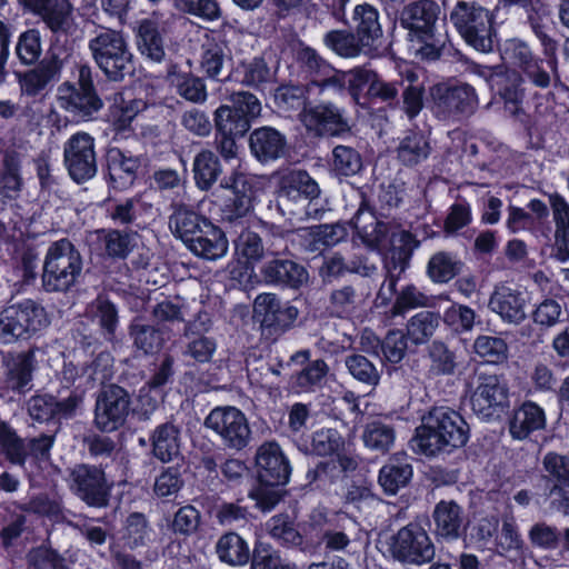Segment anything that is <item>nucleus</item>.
<instances>
[{
  "label": "nucleus",
  "mask_w": 569,
  "mask_h": 569,
  "mask_svg": "<svg viewBox=\"0 0 569 569\" xmlns=\"http://www.w3.org/2000/svg\"><path fill=\"white\" fill-rule=\"evenodd\" d=\"M469 439V427L453 409L437 407L429 411L412 438L415 451L436 456L442 451L463 447Z\"/></svg>",
  "instance_id": "1"
},
{
  "label": "nucleus",
  "mask_w": 569,
  "mask_h": 569,
  "mask_svg": "<svg viewBox=\"0 0 569 569\" xmlns=\"http://www.w3.org/2000/svg\"><path fill=\"white\" fill-rule=\"evenodd\" d=\"M442 10L435 0H418L406 4L400 13V26L408 31L411 41L423 43L419 49L422 58L436 60L446 43V34L439 31L445 21Z\"/></svg>",
  "instance_id": "2"
},
{
  "label": "nucleus",
  "mask_w": 569,
  "mask_h": 569,
  "mask_svg": "<svg viewBox=\"0 0 569 569\" xmlns=\"http://www.w3.org/2000/svg\"><path fill=\"white\" fill-rule=\"evenodd\" d=\"M83 259L68 239L52 242L42 268V287L47 292H66L76 286L82 274Z\"/></svg>",
  "instance_id": "3"
},
{
  "label": "nucleus",
  "mask_w": 569,
  "mask_h": 569,
  "mask_svg": "<svg viewBox=\"0 0 569 569\" xmlns=\"http://www.w3.org/2000/svg\"><path fill=\"white\" fill-rule=\"evenodd\" d=\"M88 48L93 61L109 80L122 81L133 73V56L121 32L101 28L89 40Z\"/></svg>",
  "instance_id": "4"
},
{
  "label": "nucleus",
  "mask_w": 569,
  "mask_h": 569,
  "mask_svg": "<svg viewBox=\"0 0 569 569\" xmlns=\"http://www.w3.org/2000/svg\"><path fill=\"white\" fill-rule=\"evenodd\" d=\"M450 22L462 39L480 52L493 49L496 36L492 12L476 1L459 0L449 13Z\"/></svg>",
  "instance_id": "5"
},
{
  "label": "nucleus",
  "mask_w": 569,
  "mask_h": 569,
  "mask_svg": "<svg viewBox=\"0 0 569 569\" xmlns=\"http://www.w3.org/2000/svg\"><path fill=\"white\" fill-rule=\"evenodd\" d=\"M58 107L74 119L91 121L103 108V101L97 93L92 71L89 66L79 68L77 82H62L57 89Z\"/></svg>",
  "instance_id": "6"
},
{
  "label": "nucleus",
  "mask_w": 569,
  "mask_h": 569,
  "mask_svg": "<svg viewBox=\"0 0 569 569\" xmlns=\"http://www.w3.org/2000/svg\"><path fill=\"white\" fill-rule=\"evenodd\" d=\"M49 323L44 308L34 300L10 305L0 313V341L8 345L29 339Z\"/></svg>",
  "instance_id": "7"
},
{
  "label": "nucleus",
  "mask_w": 569,
  "mask_h": 569,
  "mask_svg": "<svg viewBox=\"0 0 569 569\" xmlns=\"http://www.w3.org/2000/svg\"><path fill=\"white\" fill-rule=\"evenodd\" d=\"M67 481L70 491L88 507L109 506L113 485L101 467L77 463L68 470Z\"/></svg>",
  "instance_id": "8"
},
{
  "label": "nucleus",
  "mask_w": 569,
  "mask_h": 569,
  "mask_svg": "<svg viewBox=\"0 0 569 569\" xmlns=\"http://www.w3.org/2000/svg\"><path fill=\"white\" fill-rule=\"evenodd\" d=\"M390 556L403 563L422 566L433 560L436 547L425 528L411 522L392 535L388 542Z\"/></svg>",
  "instance_id": "9"
},
{
  "label": "nucleus",
  "mask_w": 569,
  "mask_h": 569,
  "mask_svg": "<svg viewBox=\"0 0 569 569\" xmlns=\"http://www.w3.org/2000/svg\"><path fill=\"white\" fill-rule=\"evenodd\" d=\"M204 427L211 430L229 450L240 451L249 445L251 439L249 421L236 407H216L206 417Z\"/></svg>",
  "instance_id": "10"
},
{
  "label": "nucleus",
  "mask_w": 569,
  "mask_h": 569,
  "mask_svg": "<svg viewBox=\"0 0 569 569\" xmlns=\"http://www.w3.org/2000/svg\"><path fill=\"white\" fill-rule=\"evenodd\" d=\"M508 387L499 376L476 372V386L470 393V406L478 418L487 421L499 418L508 406Z\"/></svg>",
  "instance_id": "11"
},
{
  "label": "nucleus",
  "mask_w": 569,
  "mask_h": 569,
  "mask_svg": "<svg viewBox=\"0 0 569 569\" xmlns=\"http://www.w3.org/2000/svg\"><path fill=\"white\" fill-rule=\"evenodd\" d=\"M130 409V393L118 385H106L97 393L94 426L103 432L116 431L126 423Z\"/></svg>",
  "instance_id": "12"
},
{
  "label": "nucleus",
  "mask_w": 569,
  "mask_h": 569,
  "mask_svg": "<svg viewBox=\"0 0 569 569\" xmlns=\"http://www.w3.org/2000/svg\"><path fill=\"white\" fill-rule=\"evenodd\" d=\"M431 96L438 118L461 120L472 116L478 108V96L473 87L462 83L447 86L438 83L432 87Z\"/></svg>",
  "instance_id": "13"
},
{
  "label": "nucleus",
  "mask_w": 569,
  "mask_h": 569,
  "mask_svg": "<svg viewBox=\"0 0 569 569\" xmlns=\"http://www.w3.org/2000/svg\"><path fill=\"white\" fill-rule=\"evenodd\" d=\"M63 162L77 183L91 180L98 171L94 138L82 131L72 134L63 144Z\"/></svg>",
  "instance_id": "14"
},
{
  "label": "nucleus",
  "mask_w": 569,
  "mask_h": 569,
  "mask_svg": "<svg viewBox=\"0 0 569 569\" xmlns=\"http://www.w3.org/2000/svg\"><path fill=\"white\" fill-rule=\"evenodd\" d=\"M221 219L228 223H236L247 217L253 209V188L249 179L234 172L220 184Z\"/></svg>",
  "instance_id": "15"
},
{
  "label": "nucleus",
  "mask_w": 569,
  "mask_h": 569,
  "mask_svg": "<svg viewBox=\"0 0 569 569\" xmlns=\"http://www.w3.org/2000/svg\"><path fill=\"white\" fill-rule=\"evenodd\" d=\"M254 315L260 319L261 327L270 335L288 331L297 320L299 310L281 300L274 293H260L253 302Z\"/></svg>",
  "instance_id": "16"
},
{
  "label": "nucleus",
  "mask_w": 569,
  "mask_h": 569,
  "mask_svg": "<svg viewBox=\"0 0 569 569\" xmlns=\"http://www.w3.org/2000/svg\"><path fill=\"white\" fill-rule=\"evenodd\" d=\"M546 471V493L553 509L569 516V458L556 452H548L542 460Z\"/></svg>",
  "instance_id": "17"
},
{
  "label": "nucleus",
  "mask_w": 569,
  "mask_h": 569,
  "mask_svg": "<svg viewBox=\"0 0 569 569\" xmlns=\"http://www.w3.org/2000/svg\"><path fill=\"white\" fill-rule=\"evenodd\" d=\"M82 402V393L76 391L62 400H57L56 397L48 393L36 395L27 401V411L30 418L38 422L69 419L76 415Z\"/></svg>",
  "instance_id": "18"
},
{
  "label": "nucleus",
  "mask_w": 569,
  "mask_h": 569,
  "mask_svg": "<svg viewBox=\"0 0 569 569\" xmlns=\"http://www.w3.org/2000/svg\"><path fill=\"white\" fill-rule=\"evenodd\" d=\"M392 242L398 241L400 248H393L386 261L387 271L386 280L380 287L379 296L386 300H390L396 293L397 282L403 271L408 267V261L412 251L419 246L415 236L408 231H399L391 234Z\"/></svg>",
  "instance_id": "19"
},
{
  "label": "nucleus",
  "mask_w": 569,
  "mask_h": 569,
  "mask_svg": "<svg viewBox=\"0 0 569 569\" xmlns=\"http://www.w3.org/2000/svg\"><path fill=\"white\" fill-rule=\"evenodd\" d=\"M300 117L306 128L318 136H339L350 130L341 111L331 102L305 107Z\"/></svg>",
  "instance_id": "20"
},
{
  "label": "nucleus",
  "mask_w": 569,
  "mask_h": 569,
  "mask_svg": "<svg viewBox=\"0 0 569 569\" xmlns=\"http://www.w3.org/2000/svg\"><path fill=\"white\" fill-rule=\"evenodd\" d=\"M259 481L267 485L284 486L291 468L280 446L276 442L261 445L256 455Z\"/></svg>",
  "instance_id": "21"
},
{
  "label": "nucleus",
  "mask_w": 569,
  "mask_h": 569,
  "mask_svg": "<svg viewBox=\"0 0 569 569\" xmlns=\"http://www.w3.org/2000/svg\"><path fill=\"white\" fill-rule=\"evenodd\" d=\"M488 81L492 88L497 89L498 94L503 101L505 109L510 116L516 118L525 116V80L518 71L506 70L492 72Z\"/></svg>",
  "instance_id": "22"
},
{
  "label": "nucleus",
  "mask_w": 569,
  "mask_h": 569,
  "mask_svg": "<svg viewBox=\"0 0 569 569\" xmlns=\"http://www.w3.org/2000/svg\"><path fill=\"white\" fill-rule=\"evenodd\" d=\"M63 59L54 50H49L39 64L19 74L21 92L34 97L47 88L52 81L60 79Z\"/></svg>",
  "instance_id": "23"
},
{
  "label": "nucleus",
  "mask_w": 569,
  "mask_h": 569,
  "mask_svg": "<svg viewBox=\"0 0 569 569\" xmlns=\"http://www.w3.org/2000/svg\"><path fill=\"white\" fill-rule=\"evenodd\" d=\"M36 363V356L32 350L17 355L8 353L3 358L2 388L18 393L29 391Z\"/></svg>",
  "instance_id": "24"
},
{
  "label": "nucleus",
  "mask_w": 569,
  "mask_h": 569,
  "mask_svg": "<svg viewBox=\"0 0 569 569\" xmlns=\"http://www.w3.org/2000/svg\"><path fill=\"white\" fill-rule=\"evenodd\" d=\"M488 306L492 312L497 313L507 323L520 325L527 318V296L517 288L496 287Z\"/></svg>",
  "instance_id": "25"
},
{
  "label": "nucleus",
  "mask_w": 569,
  "mask_h": 569,
  "mask_svg": "<svg viewBox=\"0 0 569 569\" xmlns=\"http://www.w3.org/2000/svg\"><path fill=\"white\" fill-rule=\"evenodd\" d=\"M260 272L267 283L291 289L300 288L309 279L308 271L303 266L286 258L274 257L262 266Z\"/></svg>",
  "instance_id": "26"
},
{
  "label": "nucleus",
  "mask_w": 569,
  "mask_h": 569,
  "mask_svg": "<svg viewBox=\"0 0 569 569\" xmlns=\"http://www.w3.org/2000/svg\"><path fill=\"white\" fill-rule=\"evenodd\" d=\"M379 11L369 3L358 4L353 9L352 20L356 23L355 32L361 43L378 57L382 46L383 31L379 20Z\"/></svg>",
  "instance_id": "27"
},
{
  "label": "nucleus",
  "mask_w": 569,
  "mask_h": 569,
  "mask_svg": "<svg viewBox=\"0 0 569 569\" xmlns=\"http://www.w3.org/2000/svg\"><path fill=\"white\" fill-rule=\"evenodd\" d=\"M281 184L287 187L284 194H300V197L310 198L306 208V217L320 219L325 213L323 207H318L317 199L320 197L321 190L318 182L303 170H292L284 174ZM287 197V196H283Z\"/></svg>",
  "instance_id": "28"
},
{
  "label": "nucleus",
  "mask_w": 569,
  "mask_h": 569,
  "mask_svg": "<svg viewBox=\"0 0 569 569\" xmlns=\"http://www.w3.org/2000/svg\"><path fill=\"white\" fill-rule=\"evenodd\" d=\"M250 150L261 162L277 160L287 152V139L283 133L271 127L252 131L249 139Z\"/></svg>",
  "instance_id": "29"
},
{
  "label": "nucleus",
  "mask_w": 569,
  "mask_h": 569,
  "mask_svg": "<svg viewBox=\"0 0 569 569\" xmlns=\"http://www.w3.org/2000/svg\"><path fill=\"white\" fill-rule=\"evenodd\" d=\"M351 222L367 247L381 250L389 244V227L379 221L370 210L365 208L363 203L360 204Z\"/></svg>",
  "instance_id": "30"
},
{
  "label": "nucleus",
  "mask_w": 569,
  "mask_h": 569,
  "mask_svg": "<svg viewBox=\"0 0 569 569\" xmlns=\"http://www.w3.org/2000/svg\"><path fill=\"white\" fill-rule=\"evenodd\" d=\"M172 213L169 217V228L186 246L201 233L203 226L210 220L198 214L194 210L181 202L171 204Z\"/></svg>",
  "instance_id": "31"
},
{
  "label": "nucleus",
  "mask_w": 569,
  "mask_h": 569,
  "mask_svg": "<svg viewBox=\"0 0 569 569\" xmlns=\"http://www.w3.org/2000/svg\"><path fill=\"white\" fill-rule=\"evenodd\" d=\"M228 246L224 232L210 221L187 248L197 257L214 261L226 256Z\"/></svg>",
  "instance_id": "32"
},
{
  "label": "nucleus",
  "mask_w": 569,
  "mask_h": 569,
  "mask_svg": "<svg viewBox=\"0 0 569 569\" xmlns=\"http://www.w3.org/2000/svg\"><path fill=\"white\" fill-rule=\"evenodd\" d=\"M549 203L555 222V258L561 262L569 261V203L559 193L549 196Z\"/></svg>",
  "instance_id": "33"
},
{
  "label": "nucleus",
  "mask_w": 569,
  "mask_h": 569,
  "mask_svg": "<svg viewBox=\"0 0 569 569\" xmlns=\"http://www.w3.org/2000/svg\"><path fill=\"white\" fill-rule=\"evenodd\" d=\"M412 477V467L405 452H398L391 456L386 465L379 471L378 482L385 493L396 495L401 488L406 487Z\"/></svg>",
  "instance_id": "34"
},
{
  "label": "nucleus",
  "mask_w": 569,
  "mask_h": 569,
  "mask_svg": "<svg viewBox=\"0 0 569 569\" xmlns=\"http://www.w3.org/2000/svg\"><path fill=\"white\" fill-rule=\"evenodd\" d=\"M323 44L338 57L352 59L360 56L377 57L356 32L347 29L330 30L323 36Z\"/></svg>",
  "instance_id": "35"
},
{
  "label": "nucleus",
  "mask_w": 569,
  "mask_h": 569,
  "mask_svg": "<svg viewBox=\"0 0 569 569\" xmlns=\"http://www.w3.org/2000/svg\"><path fill=\"white\" fill-rule=\"evenodd\" d=\"M152 453L161 462H170L180 456L181 430L172 421L159 425L151 436Z\"/></svg>",
  "instance_id": "36"
},
{
  "label": "nucleus",
  "mask_w": 569,
  "mask_h": 569,
  "mask_svg": "<svg viewBox=\"0 0 569 569\" xmlns=\"http://www.w3.org/2000/svg\"><path fill=\"white\" fill-rule=\"evenodd\" d=\"M432 518L436 533L447 540H455L461 536L463 529V511L455 501L442 500L435 507Z\"/></svg>",
  "instance_id": "37"
},
{
  "label": "nucleus",
  "mask_w": 569,
  "mask_h": 569,
  "mask_svg": "<svg viewBox=\"0 0 569 569\" xmlns=\"http://www.w3.org/2000/svg\"><path fill=\"white\" fill-rule=\"evenodd\" d=\"M546 426L545 411L537 403L527 401L517 410L509 423V431L515 439H526L531 432Z\"/></svg>",
  "instance_id": "38"
},
{
  "label": "nucleus",
  "mask_w": 569,
  "mask_h": 569,
  "mask_svg": "<svg viewBox=\"0 0 569 569\" xmlns=\"http://www.w3.org/2000/svg\"><path fill=\"white\" fill-rule=\"evenodd\" d=\"M98 234L106 256L113 260L127 259L138 246L137 231L109 228L98 230Z\"/></svg>",
  "instance_id": "39"
},
{
  "label": "nucleus",
  "mask_w": 569,
  "mask_h": 569,
  "mask_svg": "<svg viewBox=\"0 0 569 569\" xmlns=\"http://www.w3.org/2000/svg\"><path fill=\"white\" fill-rule=\"evenodd\" d=\"M140 167L138 157L127 154L118 148L108 152V170L110 180L114 188L127 189L130 187L137 176Z\"/></svg>",
  "instance_id": "40"
},
{
  "label": "nucleus",
  "mask_w": 569,
  "mask_h": 569,
  "mask_svg": "<svg viewBox=\"0 0 569 569\" xmlns=\"http://www.w3.org/2000/svg\"><path fill=\"white\" fill-rule=\"evenodd\" d=\"M216 552L220 561L233 566H244L250 560L248 542L236 532L222 535L216 543Z\"/></svg>",
  "instance_id": "41"
},
{
  "label": "nucleus",
  "mask_w": 569,
  "mask_h": 569,
  "mask_svg": "<svg viewBox=\"0 0 569 569\" xmlns=\"http://www.w3.org/2000/svg\"><path fill=\"white\" fill-rule=\"evenodd\" d=\"M345 78L343 70H338L331 66L330 71H327L318 79L310 80L306 86L307 93L318 96L322 100L342 97L348 91Z\"/></svg>",
  "instance_id": "42"
},
{
  "label": "nucleus",
  "mask_w": 569,
  "mask_h": 569,
  "mask_svg": "<svg viewBox=\"0 0 569 569\" xmlns=\"http://www.w3.org/2000/svg\"><path fill=\"white\" fill-rule=\"evenodd\" d=\"M428 376H453L458 369L457 356L442 341L435 340L427 349Z\"/></svg>",
  "instance_id": "43"
},
{
  "label": "nucleus",
  "mask_w": 569,
  "mask_h": 569,
  "mask_svg": "<svg viewBox=\"0 0 569 569\" xmlns=\"http://www.w3.org/2000/svg\"><path fill=\"white\" fill-rule=\"evenodd\" d=\"M546 59L535 58L523 70V74L536 87L546 89L560 81L558 62L553 51H546Z\"/></svg>",
  "instance_id": "44"
},
{
  "label": "nucleus",
  "mask_w": 569,
  "mask_h": 569,
  "mask_svg": "<svg viewBox=\"0 0 569 569\" xmlns=\"http://www.w3.org/2000/svg\"><path fill=\"white\" fill-rule=\"evenodd\" d=\"M430 152V143L421 133L406 136L397 148L398 159L406 167L420 164L429 158Z\"/></svg>",
  "instance_id": "45"
},
{
  "label": "nucleus",
  "mask_w": 569,
  "mask_h": 569,
  "mask_svg": "<svg viewBox=\"0 0 569 569\" xmlns=\"http://www.w3.org/2000/svg\"><path fill=\"white\" fill-rule=\"evenodd\" d=\"M171 84L176 88L177 93L192 103H204L208 93L207 87L202 78L191 72L170 71Z\"/></svg>",
  "instance_id": "46"
},
{
  "label": "nucleus",
  "mask_w": 569,
  "mask_h": 569,
  "mask_svg": "<svg viewBox=\"0 0 569 569\" xmlns=\"http://www.w3.org/2000/svg\"><path fill=\"white\" fill-rule=\"evenodd\" d=\"M236 250L248 262H258L266 256H278L280 248L274 242L266 247L258 233L247 230L239 236Z\"/></svg>",
  "instance_id": "47"
},
{
  "label": "nucleus",
  "mask_w": 569,
  "mask_h": 569,
  "mask_svg": "<svg viewBox=\"0 0 569 569\" xmlns=\"http://www.w3.org/2000/svg\"><path fill=\"white\" fill-rule=\"evenodd\" d=\"M221 172L220 161L211 150H202L194 157V180L201 190H209L217 182Z\"/></svg>",
  "instance_id": "48"
},
{
  "label": "nucleus",
  "mask_w": 569,
  "mask_h": 569,
  "mask_svg": "<svg viewBox=\"0 0 569 569\" xmlns=\"http://www.w3.org/2000/svg\"><path fill=\"white\" fill-rule=\"evenodd\" d=\"M228 57H230V53L224 42L208 39L202 44L200 62L202 71L209 78L219 80L220 76H222L224 63L228 61Z\"/></svg>",
  "instance_id": "49"
},
{
  "label": "nucleus",
  "mask_w": 569,
  "mask_h": 569,
  "mask_svg": "<svg viewBox=\"0 0 569 569\" xmlns=\"http://www.w3.org/2000/svg\"><path fill=\"white\" fill-rule=\"evenodd\" d=\"M216 131L219 134L243 137L250 129L248 117L231 106L222 104L213 112Z\"/></svg>",
  "instance_id": "50"
},
{
  "label": "nucleus",
  "mask_w": 569,
  "mask_h": 569,
  "mask_svg": "<svg viewBox=\"0 0 569 569\" xmlns=\"http://www.w3.org/2000/svg\"><path fill=\"white\" fill-rule=\"evenodd\" d=\"M129 335L133 340V346L144 355L157 352L164 341L161 329L140 320H134L131 323Z\"/></svg>",
  "instance_id": "51"
},
{
  "label": "nucleus",
  "mask_w": 569,
  "mask_h": 569,
  "mask_svg": "<svg viewBox=\"0 0 569 569\" xmlns=\"http://www.w3.org/2000/svg\"><path fill=\"white\" fill-rule=\"evenodd\" d=\"M138 47L141 53L152 61L160 62L164 58L163 40L156 22L151 20L140 22Z\"/></svg>",
  "instance_id": "52"
},
{
  "label": "nucleus",
  "mask_w": 569,
  "mask_h": 569,
  "mask_svg": "<svg viewBox=\"0 0 569 569\" xmlns=\"http://www.w3.org/2000/svg\"><path fill=\"white\" fill-rule=\"evenodd\" d=\"M71 13L72 8L68 0H50L37 14L52 32L59 33L70 29Z\"/></svg>",
  "instance_id": "53"
},
{
  "label": "nucleus",
  "mask_w": 569,
  "mask_h": 569,
  "mask_svg": "<svg viewBox=\"0 0 569 569\" xmlns=\"http://www.w3.org/2000/svg\"><path fill=\"white\" fill-rule=\"evenodd\" d=\"M400 89L402 91L401 109L409 119H413L423 108L425 86L418 82V76L413 71H407Z\"/></svg>",
  "instance_id": "54"
},
{
  "label": "nucleus",
  "mask_w": 569,
  "mask_h": 569,
  "mask_svg": "<svg viewBox=\"0 0 569 569\" xmlns=\"http://www.w3.org/2000/svg\"><path fill=\"white\" fill-rule=\"evenodd\" d=\"M462 263L456 257L451 253L439 251L430 258L427 273L433 282L446 283L460 273Z\"/></svg>",
  "instance_id": "55"
},
{
  "label": "nucleus",
  "mask_w": 569,
  "mask_h": 569,
  "mask_svg": "<svg viewBox=\"0 0 569 569\" xmlns=\"http://www.w3.org/2000/svg\"><path fill=\"white\" fill-rule=\"evenodd\" d=\"M361 438L368 449L386 453L393 446L396 432L390 425L372 421L365 426Z\"/></svg>",
  "instance_id": "56"
},
{
  "label": "nucleus",
  "mask_w": 569,
  "mask_h": 569,
  "mask_svg": "<svg viewBox=\"0 0 569 569\" xmlns=\"http://www.w3.org/2000/svg\"><path fill=\"white\" fill-rule=\"evenodd\" d=\"M0 448L12 465L24 466L28 458L26 439L20 438L16 431L3 421H0Z\"/></svg>",
  "instance_id": "57"
},
{
  "label": "nucleus",
  "mask_w": 569,
  "mask_h": 569,
  "mask_svg": "<svg viewBox=\"0 0 569 569\" xmlns=\"http://www.w3.org/2000/svg\"><path fill=\"white\" fill-rule=\"evenodd\" d=\"M318 545L326 556L345 553L351 545V536L345 526L327 523L321 529Z\"/></svg>",
  "instance_id": "58"
},
{
  "label": "nucleus",
  "mask_w": 569,
  "mask_h": 569,
  "mask_svg": "<svg viewBox=\"0 0 569 569\" xmlns=\"http://www.w3.org/2000/svg\"><path fill=\"white\" fill-rule=\"evenodd\" d=\"M439 326V316L430 311H421L408 321L407 336L415 345L427 342Z\"/></svg>",
  "instance_id": "59"
},
{
  "label": "nucleus",
  "mask_w": 569,
  "mask_h": 569,
  "mask_svg": "<svg viewBox=\"0 0 569 569\" xmlns=\"http://www.w3.org/2000/svg\"><path fill=\"white\" fill-rule=\"evenodd\" d=\"M296 61L300 70L310 78L318 79L320 76L330 71L331 64L323 59L316 49L300 43L296 49Z\"/></svg>",
  "instance_id": "60"
},
{
  "label": "nucleus",
  "mask_w": 569,
  "mask_h": 569,
  "mask_svg": "<svg viewBox=\"0 0 569 569\" xmlns=\"http://www.w3.org/2000/svg\"><path fill=\"white\" fill-rule=\"evenodd\" d=\"M345 365L349 373L359 382L376 387L380 381L381 371L365 356L352 353L346 357Z\"/></svg>",
  "instance_id": "61"
},
{
  "label": "nucleus",
  "mask_w": 569,
  "mask_h": 569,
  "mask_svg": "<svg viewBox=\"0 0 569 569\" xmlns=\"http://www.w3.org/2000/svg\"><path fill=\"white\" fill-rule=\"evenodd\" d=\"M359 298L353 286L345 284L330 292L328 308L337 317H347L356 311Z\"/></svg>",
  "instance_id": "62"
},
{
  "label": "nucleus",
  "mask_w": 569,
  "mask_h": 569,
  "mask_svg": "<svg viewBox=\"0 0 569 569\" xmlns=\"http://www.w3.org/2000/svg\"><path fill=\"white\" fill-rule=\"evenodd\" d=\"M332 167L340 176H355L362 168V159L355 148L338 144L332 150Z\"/></svg>",
  "instance_id": "63"
},
{
  "label": "nucleus",
  "mask_w": 569,
  "mask_h": 569,
  "mask_svg": "<svg viewBox=\"0 0 569 569\" xmlns=\"http://www.w3.org/2000/svg\"><path fill=\"white\" fill-rule=\"evenodd\" d=\"M92 318L102 329L107 339L111 340L118 327V310L106 298L98 297L91 305Z\"/></svg>",
  "instance_id": "64"
}]
</instances>
